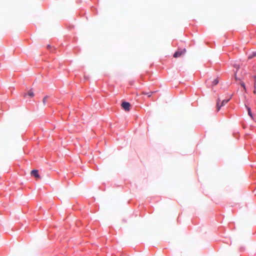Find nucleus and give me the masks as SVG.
I'll list each match as a JSON object with an SVG mask.
<instances>
[{"label":"nucleus","instance_id":"obj_1","mask_svg":"<svg viewBox=\"0 0 256 256\" xmlns=\"http://www.w3.org/2000/svg\"><path fill=\"white\" fill-rule=\"evenodd\" d=\"M186 50V48L184 49H178V51L176 52L174 54V58H178L184 55Z\"/></svg>","mask_w":256,"mask_h":256},{"label":"nucleus","instance_id":"obj_2","mask_svg":"<svg viewBox=\"0 0 256 256\" xmlns=\"http://www.w3.org/2000/svg\"><path fill=\"white\" fill-rule=\"evenodd\" d=\"M230 99H228V100H223L222 102H221V104H220V98H218V100H217V102H216V109H217V111H219L220 108L222 106H224V105H225L226 103L228 102L229 101Z\"/></svg>","mask_w":256,"mask_h":256},{"label":"nucleus","instance_id":"obj_3","mask_svg":"<svg viewBox=\"0 0 256 256\" xmlns=\"http://www.w3.org/2000/svg\"><path fill=\"white\" fill-rule=\"evenodd\" d=\"M130 104L128 102H122V107L126 112H128L130 110Z\"/></svg>","mask_w":256,"mask_h":256},{"label":"nucleus","instance_id":"obj_4","mask_svg":"<svg viewBox=\"0 0 256 256\" xmlns=\"http://www.w3.org/2000/svg\"><path fill=\"white\" fill-rule=\"evenodd\" d=\"M30 174L31 176L36 178V180L40 178V176L38 173V170H32L30 172Z\"/></svg>","mask_w":256,"mask_h":256},{"label":"nucleus","instance_id":"obj_5","mask_svg":"<svg viewBox=\"0 0 256 256\" xmlns=\"http://www.w3.org/2000/svg\"><path fill=\"white\" fill-rule=\"evenodd\" d=\"M27 95H28L30 98H32L34 94L32 90H30L28 92V94H24V96L26 98Z\"/></svg>","mask_w":256,"mask_h":256},{"label":"nucleus","instance_id":"obj_6","mask_svg":"<svg viewBox=\"0 0 256 256\" xmlns=\"http://www.w3.org/2000/svg\"><path fill=\"white\" fill-rule=\"evenodd\" d=\"M48 96H46L42 100V102H43L44 105L46 104V101L48 100Z\"/></svg>","mask_w":256,"mask_h":256},{"label":"nucleus","instance_id":"obj_7","mask_svg":"<svg viewBox=\"0 0 256 256\" xmlns=\"http://www.w3.org/2000/svg\"><path fill=\"white\" fill-rule=\"evenodd\" d=\"M248 114L252 118V115L250 108L247 107Z\"/></svg>","mask_w":256,"mask_h":256},{"label":"nucleus","instance_id":"obj_8","mask_svg":"<svg viewBox=\"0 0 256 256\" xmlns=\"http://www.w3.org/2000/svg\"><path fill=\"white\" fill-rule=\"evenodd\" d=\"M240 84L241 86L244 88V90L246 92V88L244 83L243 82H240Z\"/></svg>","mask_w":256,"mask_h":256},{"label":"nucleus","instance_id":"obj_9","mask_svg":"<svg viewBox=\"0 0 256 256\" xmlns=\"http://www.w3.org/2000/svg\"><path fill=\"white\" fill-rule=\"evenodd\" d=\"M218 79H215L213 80V82H212V85L214 86V85H216L218 84Z\"/></svg>","mask_w":256,"mask_h":256},{"label":"nucleus","instance_id":"obj_10","mask_svg":"<svg viewBox=\"0 0 256 256\" xmlns=\"http://www.w3.org/2000/svg\"><path fill=\"white\" fill-rule=\"evenodd\" d=\"M154 93V92H150L148 93H147V95L148 97H150L152 95V94Z\"/></svg>","mask_w":256,"mask_h":256},{"label":"nucleus","instance_id":"obj_11","mask_svg":"<svg viewBox=\"0 0 256 256\" xmlns=\"http://www.w3.org/2000/svg\"><path fill=\"white\" fill-rule=\"evenodd\" d=\"M234 78H235V80H238V78H237V76H236V73H235V74H234Z\"/></svg>","mask_w":256,"mask_h":256},{"label":"nucleus","instance_id":"obj_12","mask_svg":"<svg viewBox=\"0 0 256 256\" xmlns=\"http://www.w3.org/2000/svg\"><path fill=\"white\" fill-rule=\"evenodd\" d=\"M47 48L49 49L50 48V44L46 46Z\"/></svg>","mask_w":256,"mask_h":256},{"label":"nucleus","instance_id":"obj_13","mask_svg":"<svg viewBox=\"0 0 256 256\" xmlns=\"http://www.w3.org/2000/svg\"><path fill=\"white\" fill-rule=\"evenodd\" d=\"M142 94H146V95H147V93H146V92H142Z\"/></svg>","mask_w":256,"mask_h":256},{"label":"nucleus","instance_id":"obj_14","mask_svg":"<svg viewBox=\"0 0 256 256\" xmlns=\"http://www.w3.org/2000/svg\"><path fill=\"white\" fill-rule=\"evenodd\" d=\"M234 66L237 68V69H238L239 68V66Z\"/></svg>","mask_w":256,"mask_h":256},{"label":"nucleus","instance_id":"obj_15","mask_svg":"<svg viewBox=\"0 0 256 256\" xmlns=\"http://www.w3.org/2000/svg\"><path fill=\"white\" fill-rule=\"evenodd\" d=\"M256 56V52H254L253 54V56Z\"/></svg>","mask_w":256,"mask_h":256},{"label":"nucleus","instance_id":"obj_16","mask_svg":"<svg viewBox=\"0 0 256 256\" xmlns=\"http://www.w3.org/2000/svg\"><path fill=\"white\" fill-rule=\"evenodd\" d=\"M254 80H256V76H254Z\"/></svg>","mask_w":256,"mask_h":256},{"label":"nucleus","instance_id":"obj_17","mask_svg":"<svg viewBox=\"0 0 256 256\" xmlns=\"http://www.w3.org/2000/svg\"><path fill=\"white\" fill-rule=\"evenodd\" d=\"M254 94H256V90H254Z\"/></svg>","mask_w":256,"mask_h":256},{"label":"nucleus","instance_id":"obj_18","mask_svg":"<svg viewBox=\"0 0 256 256\" xmlns=\"http://www.w3.org/2000/svg\"><path fill=\"white\" fill-rule=\"evenodd\" d=\"M252 56H250L248 58H252Z\"/></svg>","mask_w":256,"mask_h":256}]
</instances>
